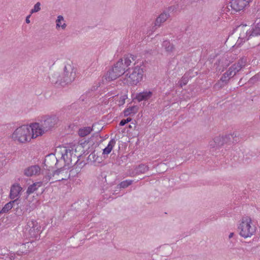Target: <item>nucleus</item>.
I'll use <instances>...</instances> for the list:
<instances>
[{
    "instance_id": "1",
    "label": "nucleus",
    "mask_w": 260,
    "mask_h": 260,
    "mask_svg": "<svg viewBox=\"0 0 260 260\" xmlns=\"http://www.w3.org/2000/svg\"><path fill=\"white\" fill-rule=\"evenodd\" d=\"M58 121L55 115L46 116L42 118L40 122L32 124V137L42 136L53 128Z\"/></svg>"
},
{
    "instance_id": "2",
    "label": "nucleus",
    "mask_w": 260,
    "mask_h": 260,
    "mask_svg": "<svg viewBox=\"0 0 260 260\" xmlns=\"http://www.w3.org/2000/svg\"><path fill=\"white\" fill-rule=\"evenodd\" d=\"M239 141V135L237 132H234L233 134L225 135L224 137H216L209 143L210 151L213 152L219 149L225 144L231 145Z\"/></svg>"
},
{
    "instance_id": "3",
    "label": "nucleus",
    "mask_w": 260,
    "mask_h": 260,
    "mask_svg": "<svg viewBox=\"0 0 260 260\" xmlns=\"http://www.w3.org/2000/svg\"><path fill=\"white\" fill-rule=\"evenodd\" d=\"M12 138L14 140L21 143L36 138V137H32V124L29 126L23 125L16 128L13 133Z\"/></svg>"
},
{
    "instance_id": "4",
    "label": "nucleus",
    "mask_w": 260,
    "mask_h": 260,
    "mask_svg": "<svg viewBox=\"0 0 260 260\" xmlns=\"http://www.w3.org/2000/svg\"><path fill=\"white\" fill-rule=\"evenodd\" d=\"M126 80L128 84L131 85H137L142 80L143 76V70L140 67L137 66L131 69L128 68L126 69Z\"/></svg>"
},
{
    "instance_id": "5",
    "label": "nucleus",
    "mask_w": 260,
    "mask_h": 260,
    "mask_svg": "<svg viewBox=\"0 0 260 260\" xmlns=\"http://www.w3.org/2000/svg\"><path fill=\"white\" fill-rule=\"evenodd\" d=\"M76 77V72L70 64L66 65L62 73L57 78L56 83L63 85L71 83Z\"/></svg>"
},
{
    "instance_id": "6",
    "label": "nucleus",
    "mask_w": 260,
    "mask_h": 260,
    "mask_svg": "<svg viewBox=\"0 0 260 260\" xmlns=\"http://www.w3.org/2000/svg\"><path fill=\"white\" fill-rule=\"evenodd\" d=\"M251 219L249 217L242 218L238 229L241 236L246 238L251 237L255 232V228L251 225Z\"/></svg>"
},
{
    "instance_id": "7",
    "label": "nucleus",
    "mask_w": 260,
    "mask_h": 260,
    "mask_svg": "<svg viewBox=\"0 0 260 260\" xmlns=\"http://www.w3.org/2000/svg\"><path fill=\"white\" fill-rule=\"evenodd\" d=\"M61 158L64 160L66 165L70 166L76 164L78 161V156L74 153L73 149L64 148L62 152Z\"/></svg>"
},
{
    "instance_id": "8",
    "label": "nucleus",
    "mask_w": 260,
    "mask_h": 260,
    "mask_svg": "<svg viewBox=\"0 0 260 260\" xmlns=\"http://www.w3.org/2000/svg\"><path fill=\"white\" fill-rule=\"evenodd\" d=\"M26 231L28 233L31 238H36L40 233V226L36 220L29 219L25 227Z\"/></svg>"
},
{
    "instance_id": "9",
    "label": "nucleus",
    "mask_w": 260,
    "mask_h": 260,
    "mask_svg": "<svg viewBox=\"0 0 260 260\" xmlns=\"http://www.w3.org/2000/svg\"><path fill=\"white\" fill-rule=\"evenodd\" d=\"M260 36V23H254L251 25V28L247 30L246 33L240 34L239 38L241 39H245L248 40L253 37Z\"/></svg>"
},
{
    "instance_id": "10",
    "label": "nucleus",
    "mask_w": 260,
    "mask_h": 260,
    "mask_svg": "<svg viewBox=\"0 0 260 260\" xmlns=\"http://www.w3.org/2000/svg\"><path fill=\"white\" fill-rule=\"evenodd\" d=\"M51 160L53 161V163H55V165H56V163L58 161L57 158L54 156H48L45 158L44 160V164L45 166H46L47 169L42 170L41 174L43 175L46 179L47 178H48V179H51L52 177H54L55 175V174H54V171L51 172L49 169H47L48 167L49 168L52 167V166H49L50 161Z\"/></svg>"
},
{
    "instance_id": "11",
    "label": "nucleus",
    "mask_w": 260,
    "mask_h": 260,
    "mask_svg": "<svg viewBox=\"0 0 260 260\" xmlns=\"http://www.w3.org/2000/svg\"><path fill=\"white\" fill-rule=\"evenodd\" d=\"M252 0H231L230 6L235 12L243 10Z\"/></svg>"
},
{
    "instance_id": "12",
    "label": "nucleus",
    "mask_w": 260,
    "mask_h": 260,
    "mask_svg": "<svg viewBox=\"0 0 260 260\" xmlns=\"http://www.w3.org/2000/svg\"><path fill=\"white\" fill-rule=\"evenodd\" d=\"M41 169L38 165H33L24 170V174L27 177H38L41 175Z\"/></svg>"
},
{
    "instance_id": "13",
    "label": "nucleus",
    "mask_w": 260,
    "mask_h": 260,
    "mask_svg": "<svg viewBox=\"0 0 260 260\" xmlns=\"http://www.w3.org/2000/svg\"><path fill=\"white\" fill-rule=\"evenodd\" d=\"M34 246L31 242H26L20 246L19 250L16 252L18 255H22L28 254L30 251L33 250Z\"/></svg>"
},
{
    "instance_id": "14",
    "label": "nucleus",
    "mask_w": 260,
    "mask_h": 260,
    "mask_svg": "<svg viewBox=\"0 0 260 260\" xmlns=\"http://www.w3.org/2000/svg\"><path fill=\"white\" fill-rule=\"evenodd\" d=\"M42 186L43 182L42 181L35 182L32 184L29 185L26 191V193L27 195L26 198H27L28 196L30 194L35 192L40 188H41V194H42L44 191V189L42 187Z\"/></svg>"
},
{
    "instance_id": "15",
    "label": "nucleus",
    "mask_w": 260,
    "mask_h": 260,
    "mask_svg": "<svg viewBox=\"0 0 260 260\" xmlns=\"http://www.w3.org/2000/svg\"><path fill=\"white\" fill-rule=\"evenodd\" d=\"M112 69L119 77L123 75L125 71L126 72L125 65L123 64V60L122 59H119L116 63L114 65Z\"/></svg>"
},
{
    "instance_id": "16",
    "label": "nucleus",
    "mask_w": 260,
    "mask_h": 260,
    "mask_svg": "<svg viewBox=\"0 0 260 260\" xmlns=\"http://www.w3.org/2000/svg\"><path fill=\"white\" fill-rule=\"evenodd\" d=\"M157 252L162 258H166L170 255L172 251V248L168 245L160 246L157 249Z\"/></svg>"
},
{
    "instance_id": "17",
    "label": "nucleus",
    "mask_w": 260,
    "mask_h": 260,
    "mask_svg": "<svg viewBox=\"0 0 260 260\" xmlns=\"http://www.w3.org/2000/svg\"><path fill=\"white\" fill-rule=\"evenodd\" d=\"M22 188L20 186L19 184L15 183L11 187L10 198L11 199H14L15 198L19 197L20 192L22 190Z\"/></svg>"
},
{
    "instance_id": "18",
    "label": "nucleus",
    "mask_w": 260,
    "mask_h": 260,
    "mask_svg": "<svg viewBox=\"0 0 260 260\" xmlns=\"http://www.w3.org/2000/svg\"><path fill=\"white\" fill-rule=\"evenodd\" d=\"M152 91L145 90L137 93L136 95L135 99L139 102L143 101H145L150 99L152 97Z\"/></svg>"
},
{
    "instance_id": "19",
    "label": "nucleus",
    "mask_w": 260,
    "mask_h": 260,
    "mask_svg": "<svg viewBox=\"0 0 260 260\" xmlns=\"http://www.w3.org/2000/svg\"><path fill=\"white\" fill-rule=\"evenodd\" d=\"M169 17V13L168 12L164 11L157 17L155 20V25L158 26H160V24L165 22Z\"/></svg>"
},
{
    "instance_id": "20",
    "label": "nucleus",
    "mask_w": 260,
    "mask_h": 260,
    "mask_svg": "<svg viewBox=\"0 0 260 260\" xmlns=\"http://www.w3.org/2000/svg\"><path fill=\"white\" fill-rule=\"evenodd\" d=\"M148 167L144 164H141L136 167L132 172L133 176L135 175L142 174L145 173L148 170Z\"/></svg>"
},
{
    "instance_id": "21",
    "label": "nucleus",
    "mask_w": 260,
    "mask_h": 260,
    "mask_svg": "<svg viewBox=\"0 0 260 260\" xmlns=\"http://www.w3.org/2000/svg\"><path fill=\"white\" fill-rule=\"evenodd\" d=\"M119 77L118 75L115 73L112 68L109 70L104 76L105 80L108 82L115 80Z\"/></svg>"
},
{
    "instance_id": "22",
    "label": "nucleus",
    "mask_w": 260,
    "mask_h": 260,
    "mask_svg": "<svg viewBox=\"0 0 260 260\" xmlns=\"http://www.w3.org/2000/svg\"><path fill=\"white\" fill-rule=\"evenodd\" d=\"M19 201V198H16L13 201H11L9 203H7L4 207L2 209L1 211L2 213H7L9 210L13 208L14 205L16 204V202Z\"/></svg>"
},
{
    "instance_id": "23",
    "label": "nucleus",
    "mask_w": 260,
    "mask_h": 260,
    "mask_svg": "<svg viewBox=\"0 0 260 260\" xmlns=\"http://www.w3.org/2000/svg\"><path fill=\"white\" fill-rule=\"evenodd\" d=\"M116 141L114 139H112L110 140V141L109 142L108 145L107 147H106L104 149L103 151V154L104 155H108L110 153L112 150L113 148V147L115 145Z\"/></svg>"
},
{
    "instance_id": "24",
    "label": "nucleus",
    "mask_w": 260,
    "mask_h": 260,
    "mask_svg": "<svg viewBox=\"0 0 260 260\" xmlns=\"http://www.w3.org/2000/svg\"><path fill=\"white\" fill-rule=\"evenodd\" d=\"M68 173L69 170L67 169H64V168H61L54 171V174L58 176V177L61 178V179H66V177L68 178Z\"/></svg>"
},
{
    "instance_id": "25",
    "label": "nucleus",
    "mask_w": 260,
    "mask_h": 260,
    "mask_svg": "<svg viewBox=\"0 0 260 260\" xmlns=\"http://www.w3.org/2000/svg\"><path fill=\"white\" fill-rule=\"evenodd\" d=\"M162 46L165 49L166 51L168 53L173 52L175 50L174 45L168 40L164 41Z\"/></svg>"
},
{
    "instance_id": "26",
    "label": "nucleus",
    "mask_w": 260,
    "mask_h": 260,
    "mask_svg": "<svg viewBox=\"0 0 260 260\" xmlns=\"http://www.w3.org/2000/svg\"><path fill=\"white\" fill-rule=\"evenodd\" d=\"M20 203V200L19 199V201L14 205L13 210L17 216H21L25 212L24 209H21V205H19Z\"/></svg>"
},
{
    "instance_id": "27",
    "label": "nucleus",
    "mask_w": 260,
    "mask_h": 260,
    "mask_svg": "<svg viewBox=\"0 0 260 260\" xmlns=\"http://www.w3.org/2000/svg\"><path fill=\"white\" fill-rule=\"evenodd\" d=\"M239 71L236 69V67L233 64L225 72V74L227 75V76H229V79H230L233 77Z\"/></svg>"
},
{
    "instance_id": "28",
    "label": "nucleus",
    "mask_w": 260,
    "mask_h": 260,
    "mask_svg": "<svg viewBox=\"0 0 260 260\" xmlns=\"http://www.w3.org/2000/svg\"><path fill=\"white\" fill-rule=\"evenodd\" d=\"M92 130V128L90 126L85 127L83 128L79 129L78 134L80 137H84L89 134Z\"/></svg>"
},
{
    "instance_id": "29",
    "label": "nucleus",
    "mask_w": 260,
    "mask_h": 260,
    "mask_svg": "<svg viewBox=\"0 0 260 260\" xmlns=\"http://www.w3.org/2000/svg\"><path fill=\"white\" fill-rule=\"evenodd\" d=\"M138 107L136 106L129 107L125 109L123 111L124 116L125 117L128 116L131 113L135 114L137 112Z\"/></svg>"
},
{
    "instance_id": "30",
    "label": "nucleus",
    "mask_w": 260,
    "mask_h": 260,
    "mask_svg": "<svg viewBox=\"0 0 260 260\" xmlns=\"http://www.w3.org/2000/svg\"><path fill=\"white\" fill-rule=\"evenodd\" d=\"M246 64V60L244 58H242L238 60L237 63L233 64L236 67V69L240 71L241 69L244 68Z\"/></svg>"
},
{
    "instance_id": "31",
    "label": "nucleus",
    "mask_w": 260,
    "mask_h": 260,
    "mask_svg": "<svg viewBox=\"0 0 260 260\" xmlns=\"http://www.w3.org/2000/svg\"><path fill=\"white\" fill-rule=\"evenodd\" d=\"M189 74L185 73L181 78L180 81L179 86L180 87H182L183 86L187 84L189 80Z\"/></svg>"
},
{
    "instance_id": "32",
    "label": "nucleus",
    "mask_w": 260,
    "mask_h": 260,
    "mask_svg": "<svg viewBox=\"0 0 260 260\" xmlns=\"http://www.w3.org/2000/svg\"><path fill=\"white\" fill-rule=\"evenodd\" d=\"M37 207V205L36 204L32 203H29L28 204H27L25 206V212L30 213L34 210H35Z\"/></svg>"
},
{
    "instance_id": "33",
    "label": "nucleus",
    "mask_w": 260,
    "mask_h": 260,
    "mask_svg": "<svg viewBox=\"0 0 260 260\" xmlns=\"http://www.w3.org/2000/svg\"><path fill=\"white\" fill-rule=\"evenodd\" d=\"M132 180L127 181L125 180V181H122L118 185V187L119 188H124L127 187L128 186L131 185L132 183Z\"/></svg>"
},
{
    "instance_id": "34",
    "label": "nucleus",
    "mask_w": 260,
    "mask_h": 260,
    "mask_svg": "<svg viewBox=\"0 0 260 260\" xmlns=\"http://www.w3.org/2000/svg\"><path fill=\"white\" fill-rule=\"evenodd\" d=\"M40 6L41 4L40 2L37 3L35 5L34 8L31 10L30 14L39 12L41 10Z\"/></svg>"
},
{
    "instance_id": "35",
    "label": "nucleus",
    "mask_w": 260,
    "mask_h": 260,
    "mask_svg": "<svg viewBox=\"0 0 260 260\" xmlns=\"http://www.w3.org/2000/svg\"><path fill=\"white\" fill-rule=\"evenodd\" d=\"M260 79V75L257 74L251 77L249 80V83L250 84H254Z\"/></svg>"
},
{
    "instance_id": "36",
    "label": "nucleus",
    "mask_w": 260,
    "mask_h": 260,
    "mask_svg": "<svg viewBox=\"0 0 260 260\" xmlns=\"http://www.w3.org/2000/svg\"><path fill=\"white\" fill-rule=\"evenodd\" d=\"M78 174L77 170L76 169H72L70 171H69L68 173V179H70L71 177H75L76 175Z\"/></svg>"
},
{
    "instance_id": "37",
    "label": "nucleus",
    "mask_w": 260,
    "mask_h": 260,
    "mask_svg": "<svg viewBox=\"0 0 260 260\" xmlns=\"http://www.w3.org/2000/svg\"><path fill=\"white\" fill-rule=\"evenodd\" d=\"M160 254L157 252L152 255V260H166V258H162L161 256H158Z\"/></svg>"
},
{
    "instance_id": "38",
    "label": "nucleus",
    "mask_w": 260,
    "mask_h": 260,
    "mask_svg": "<svg viewBox=\"0 0 260 260\" xmlns=\"http://www.w3.org/2000/svg\"><path fill=\"white\" fill-rule=\"evenodd\" d=\"M63 17L61 15H59L56 20V27H60L61 21L63 20Z\"/></svg>"
},
{
    "instance_id": "39",
    "label": "nucleus",
    "mask_w": 260,
    "mask_h": 260,
    "mask_svg": "<svg viewBox=\"0 0 260 260\" xmlns=\"http://www.w3.org/2000/svg\"><path fill=\"white\" fill-rule=\"evenodd\" d=\"M132 62V60L130 59V57H126L124 58V63H123L124 65H125V68L128 67L129 66H130L131 63Z\"/></svg>"
},
{
    "instance_id": "40",
    "label": "nucleus",
    "mask_w": 260,
    "mask_h": 260,
    "mask_svg": "<svg viewBox=\"0 0 260 260\" xmlns=\"http://www.w3.org/2000/svg\"><path fill=\"white\" fill-rule=\"evenodd\" d=\"M229 79H229V76H227V75H226L225 73L222 76L220 80L226 84Z\"/></svg>"
},
{
    "instance_id": "41",
    "label": "nucleus",
    "mask_w": 260,
    "mask_h": 260,
    "mask_svg": "<svg viewBox=\"0 0 260 260\" xmlns=\"http://www.w3.org/2000/svg\"><path fill=\"white\" fill-rule=\"evenodd\" d=\"M127 123L126 122V121L125 120V119H122L120 123H119V125L120 126H124V125H125Z\"/></svg>"
},
{
    "instance_id": "42",
    "label": "nucleus",
    "mask_w": 260,
    "mask_h": 260,
    "mask_svg": "<svg viewBox=\"0 0 260 260\" xmlns=\"http://www.w3.org/2000/svg\"><path fill=\"white\" fill-rule=\"evenodd\" d=\"M127 57H130L131 60H133V61H135L137 58V57L136 56L132 54H130L129 56Z\"/></svg>"
},
{
    "instance_id": "43",
    "label": "nucleus",
    "mask_w": 260,
    "mask_h": 260,
    "mask_svg": "<svg viewBox=\"0 0 260 260\" xmlns=\"http://www.w3.org/2000/svg\"><path fill=\"white\" fill-rule=\"evenodd\" d=\"M30 17V14L28 15L26 18V20H25V21H26V23L28 24L30 23V20H29V18Z\"/></svg>"
},
{
    "instance_id": "44",
    "label": "nucleus",
    "mask_w": 260,
    "mask_h": 260,
    "mask_svg": "<svg viewBox=\"0 0 260 260\" xmlns=\"http://www.w3.org/2000/svg\"><path fill=\"white\" fill-rule=\"evenodd\" d=\"M106 172H103L102 173V174H101V176L103 178V179H106V177H107V175L106 174Z\"/></svg>"
},
{
    "instance_id": "45",
    "label": "nucleus",
    "mask_w": 260,
    "mask_h": 260,
    "mask_svg": "<svg viewBox=\"0 0 260 260\" xmlns=\"http://www.w3.org/2000/svg\"><path fill=\"white\" fill-rule=\"evenodd\" d=\"M126 122L127 123L128 122H130L132 120V118L130 117L127 118L126 119H125Z\"/></svg>"
},
{
    "instance_id": "46",
    "label": "nucleus",
    "mask_w": 260,
    "mask_h": 260,
    "mask_svg": "<svg viewBox=\"0 0 260 260\" xmlns=\"http://www.w3.org/2000/svg\"><path fill=\"white\" fill-rule=\"evenodd\" d=\"M66 26H67V25L64 23L63 24H60V27H61V28L62 29H65V28L66 27Z\"/></svg>"
},
{
    "instance_id": "47",
    "label": "nucleus",
    "mask_w": 260,
    "mask_h": 260,
    "mask_svg": "<svg viewBox=\"0 0 260 260\" xmlns=\"http://www.w3.org/2000/svg\"><path fill=\"white\" fill-rule=\"evenodd\" d=\"M15 254H11L10 257V259H14L15 258Z\"/></svg>"
},
{
    "instance_id": "48",
    "label": "nucleus",
    "mask_w": 260,
    "mask_h": 260,
    "mask_svg": "<svg viewBox=\"0 0 260 260\" xmlns=\"http://www.w3.org/2000/svg\"><path fill=\"white\" fill-rule=\"evenodd\" d=\"M246 26V25L241 24V25H239V26H238V29H240V28H241V27H242V28H243V27H244V26Z\"/></svg>"
},
{
    "instance_id": "49",
    "label": "nucleus",
    "mask_w": 260,
    "mask_h": 260,
    "mask_svg": "<svg viewBox=\"0 0 260 260\" xmlns=\"http://www.w3.org/2000/svg\"><path fill=\"white\" fill-rule=\"evenodd\" d=\"M233 235H234V233H230V234L229 236V238H231L232 237H233Z\"/></svg>"
},
{
    "instance_id": "50",
    "label": "nucleus",
    "mask_w": 260,
    "mask_h": 260,
    "mask_svg": "<svg viewBox=\"0 0 260 260\" xmlns=\"http://www.w3.org/2000/svg\"><path fill=\"white\" fill-rule=\"evenodd\" d=\"M19 205H21V209H24L25 210V207L24 205H22L21 204H19Z\"/></svg>"
},
{
    "instance_id": "51",
    "label": "nucleus",
    "mask_w": 260,
    "mask_h": 260,
    "mask_svg": "<svg viewBox=\"0 0 260 260\" xmlns=\"http://www.w3.org/2000/svg\"><path fill=\"white\" fill-rule=\"evenodd\" d=\"M86 143H87V142H86V141H85L84 142H81V144L83 145V144H85Z\"/></svg>"
},
{
    "instance_id": "52",
    "label": "nucleus",
    "mask_w": 260,
    "mask_h": 260,
    "mask_svg": "<svg viewBox=\"0 0 260 260\" xmlns=\"http://www.w3.org/2000/svg\"><path fill=\"white\" fill-rule=\"evenodd\" d=\"M122 102L123 103H124V99H123V100H122Z\"/></svg>"
},
{
    "instance_id": "53",
    "label": "nucleus",
    "mask_w": 260,
    "mask_h": 260,
    "mask_svg": "<svg viewBox=\"0 0 260 260\" xmlns=\"http://www.w3.org/2000/svg\"><path fill=\"white\" fill-rule=\"evenodd\" d=\"M2 211L0 210V214H2Z\"/></svg>"
},
{
    "instance_id": "54",
    "label": "nucleus",
    "mask_w": 260,
    "mask_h": 260,
    "mask_svg": "<svg viewBox=\"0 0 260 260\" xmlns=\"http://www.w3.org/2000/svg\"><path fill=\"white\" fill-rule=\"evenodd\" d=\"M38 203V201H37L36 204H37V203Z\"/></svg>"
},
{
    "instance_id": "55",
    "label": "nucleus",
    "mask_w": 260,
    "mask_h": 260,
    "mask_svg": "<svg viewBox=\"0 0 260 260\" xmlns=\"http://www.w3.org/2000/svg\"><path fill=\"white\" fill-rule=\"evenodd\" d=\"M38 203V201H37L36 204H37V203Z\"/></svg>"
}]
</instances>
